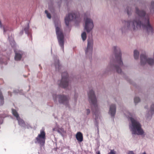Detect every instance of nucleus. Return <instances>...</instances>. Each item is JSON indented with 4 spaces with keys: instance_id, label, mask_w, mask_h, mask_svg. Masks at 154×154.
I'll return each mask as SVG.
<instances>
[{
    "instance_id": "nucleus-1",
    "label": "nucleus",
    "mask_w": 154,
    "mask_h": 154,
    "mask_svg": "<svg viewBox=\"0 0 154 154\" xmlns=\"http://www.w3.org/2000/svg\"><path fill=\"white\" fill-rule=\"evenodd\" d=\"M136 12L140 17V19L142 20V22L136 18L135 19L123 22V26L120 29L122 32H124L127 29L136 31L141 28L145 30L147 33L152 34L154 32V29L150 23L149 16L146 15L144 11H139L137 8H136Z\"/></svg>"
},
{
    "instance_id": "nucleus-2",
    "label": "nucleus",
    "mask_w": 154,
    "mask_h": 154,
    "mask_svg": "<svg viewBox=\"0 0 154 154\" xmlns=\"http://www.w3.org/2000/svg\"><path fill=\"white\" fill-rule=\"evenodd\" d=\"M124 114L130 120L131 122L129 124V128L132 135H137L144 137L145 133L141 127L140 123L133 118V116L129 112L125 111Z\"/></svg>"
},
{
    "instance_id": "nucleus-3",
    "label": "nucleus",
    "mask_w": 154,
    "mask_h": 154,
    "mask_svg": "<svg viewBox=\"0 0 154 154\" xmlns=\"http://www.w3.org/2000/svg\"><path fill=\"white\" fill-rule=\"evenodd\" d=\"M112 48L115 53L116 65H114L110 63L107 67L106 70L107 71L114 70L118 73L122 74L121 68L123 66V63L121 60V54L120 52V48L116 46H114Z\"/></svg>"
},
{
    "instance_id": "nucleus-4",
    "label": "nucleus",
    "mask_w": 154,
    "mask_h": 154,
    "mask_svg": "<svg viewBox=\"0 0 154 154\" xmlns=\"http://www.w3.org/2000/svg\"><path fill=\"white\" fill-rule=\"evenodd\" d=\"M89 101L90 103L91 110L95 116V119L96 121L95 125L97 126V122L98 117L97 113H98L100 109L99 105L97 102V100L95 95L94 92L92 89H90L88 93Z\"/></svg>"
},
{
    "instance_id": "nucleus-5",
    "label": "nucleus",
    "mask_w": 154,
    "mask_h": 154,
    "mask_svg": "<svg viewBox=\"0 0 154 154\" xmlns=\"http://www.w3.org/2000/svg\"><path fill=\"white\" fill-rule=\"evenodd\" d=\"M56 33L60 45L62 49H64V36L62 31L60 29L61 26L59 22H58L57 24H55Z\"/></svg>"
},
{
    "instance_id": "nucleus-6",
    "label": "nucleus",
    "mask_w": 154,
    "mask_h": 154,
    "mask_svg": "<svg viewBox=\"0 0 154 154\" xmlns=\"http://www.w3.org/2000/svg\"><path fill=\"white\" fill-rule=\"evenodd\" d=\"M54 100L55 101H57V98H58L59 103L65 105L66 107L69 106V101L70 99L69 97L64 95L54 94L53 95Z\"/></svg>"
},
{
    "instance_id": "nucleus-7",
    "label": "nucleus",
    "mask_w": 154,
    "mask_h": 154,
    "mask_svg": "<svg viewBox=\"0 0 154 154\" xmlns=\"http://www.w3.org/2000/svg\"><path fill=\"white\" fill-rule=\"evenodd\" d=\"M69 78L67 72H64L62 74V79L58 82V84L60 87L66 88L69 85Z\"/></svg>"
},
{
    "instance_id": "nucleus-8",
    "label": "nucleus",
    "mask_w": 154,
    "mask_h": 154,
    "mask_svg": "<svg viewBox=\"0 0 154 154\" xmlns=\"http://www.w3.org/2000/svg\"><path fill=\"white\" fill-rule=\"evenodd\" d=\"M90 16V14L88 15V17L85 15V17L84 19L85 21V25L84 26V29L87 32H89L93 29L94 25L93 20L88 17Z\"/></svg>"
},
{
    "instance_id": "nucleus-9",
    "label": "nucleus",
    "mask_w": 154,
    "mask_h": 154,
    "mask_svg": "<svg viewBox=\"0 0 154 154\" xmlns=\"http://www.w3.org/2000/svg\"><path fill=\"white\" fill-rule=\"evenodd\" d=\"M140 65L141 66H146L147 64L150 66H152L154 65V59L147 57L145 54H141L140 56Z\"/></svg>"
},
{
    "instance_id": "nucleus-10",
    "label": "nucleus",
    "mask_w": 154,
    "mask_h": 154,
    "mask_svg": "<svg viewBox=\"0 0 154 154\" xmlns=\"http://www.w3.org/2000/svg\"><path fill=\"white\" fill-rule=\"evenodd\" d=\"M93 44V39L92 38H88V45L85 50V53L86 56L89 57H91L92 55Z\"/></svg>"
},
{
    "instance_id": "nucleus-11",
    "label": "nucleus",
    "mask_w": 154,
    "mask_h": 154,
    "mask_svg": "<svg viewBox=\"0 0 154 154\" xmlns=\"http://www.w3.org/2000/svg\"><path fill=\"white\" fill-rule=\"evenodd\" d=\"M45 131L42 130H41L40 134H38L36 138L37 142L41 145H43L45 143Z\"/></svg>"
},
{
    "instance_id": "nucleus-12",
    "label": "nucleus",
    "mask_w": 154,
    "mask_h": 154,
    "mask_svg": "<svg viewBox=\"0 0 154 154\" xmlns=\"http://www.w3.org/2000/svg\"><path fill=\"white\" fill-rule=\"evenodd\" d=\"M77 17L73 12L69 13L66 16L65 18V22L66 26H68L69 22L75 19Z\"/></svg>"
},
{
    "instance_id": "nucleus-13",
    "label": "nucleus",
    "mask_w": 154,
    "mask_h": 154,
    "mask_svg": "<svg viewBox=\"0 0 154 154\" xmlns=\"http://www.w3.org/2000/svg\"><path fill=\"white\" fill-rule=\"evenodd\" d=\"M12 112L13 115L16 118L17 120L18 121L19 124L23 126H24L25 123L23 119H20L19 116V115L17 111L14 109H12Z\"/></svg>"
},
{
    "instance_id": "nucleus-14",
    "label": "nucleus",
    "mask_w": 154,
    "mask_h": 154,
    "mask_svg": "<svg viewBox=\"0 0 154 154\" xmlns=\"http://www.w3.org/2000/svg\"><path fill=\"white\" fill-rule=\"evenodd\" d=\"M116 107L115 104H112L110 105L109 113L112 116H115L116 112Z\"/></svg>"
},
{
    "instance_id": "nucleus-15",
    "label": "nucleus",
    "mask_w": 154,
    "mask_h": 154,
    "mask_svg": "<svg viewBox=\"0 0 154 154\" xmlns=\"http://www.w3.org/2000/svg\"><path fill=\"white\" fill-rule=\"evenodd\" d=\"M15 53V60L17 61H19L20 60L22 57L23 53L21 51H16L14 50Z\"/></svg>"
},
{
    "instance_id": "nucleus-16",
    "label": "nucleus",
    "mask_w": 154,
    "mask_h": 154,
    "mask_svg": "<svg viewBox=\"0 0 154 154\" xmlns=\"http://www.w3.org/2000/svg\"><path fill=\"white\" fill-rule=\"evenodd\" d=\"M76 138L78 141L81 142L83 140V135L82 133L80 132H77L76 134Z\"/></svg>"
},
{
    "instance_id": "nucleus-17",
    "label": "nucleus",
    "mask_w": 154,
    "mask_h": 154,
    "mask_svg": "<svg viewBox=\"0 0 154 154\" xmlns=\"http://www.w3.org/2000/svg\"><path fill=\"white\" fill-rule=\"evenodd\" d=\"M54 65L55 66V69L56 71L59 70L61 68V66L59 64L58 59L57 58H56V60H55Z\"/></svg>"
},
{
    "instance_id": "nucleus-18",
    "label": "nucleus",
    "mask_w": 154,
    "mask_h": 154,
    "mask_svg": "<svg viewBox=\"0 0 154 154\" xmlns=\"http://www.w3.org/2000/svg\"><path fill=\"white\" fill-rule=\"evenodd\" d=\"M53 131H57L59 133H61L64 132V129L62 128H59L58 127L53 129Z\"/></svg>"
},
{
    "instance_id": "nucleus-19",
    "label": "nucleus",
    "mask_w": 154,
    "mask_h": 154,
    "mask_svg": "<svg viewBox=\"0 0 154 154\" xmlns=\"http://www.w3.org/2000/svg\"><path fill=\"white\" fill-rule=\"evenodd\" d=\"M134 58L135 59H138L139 56V52L135 50L134 51Z\"/></svg>"
},
{
    "instance_id": "nucleus-20",
    "label": "nucleus",
    "mask_w": 154,
    "mask_h": 154,
    "mask_svg": "<svg viewBox=\"0 0 154 154\" xmlns=\"http://www.w3.org/2000/svg\"><path fill=\"white\" fill-rule=\"evenodd\" d=\"M81 37L83 41H84L86 40L87 38V35L86 33L85 32H83L81 34Z\"/></svg>"
},
{
    "instance_id": "nucleus-21",
    "label": "nucleus",
    "mask_w": 154,
    "mask_h": 154,
    "mask_svg": "<svg viewBox=\"0 0 154 154\" xmlns=\"http://www.w3.org/2000/svg\"><path fill=\"white\" fill-rule=\"evenodd\" d=\"M134 102L135 104L140 101V99L138 97H135L134 98Z\"/></svg>"
},
{
    "instance_id": "nucleus-22",
    "label": "nucleus",
    "mask_w": 154,
    "mask_h": 154,
    "mask_svg": "<svg viewBox=\"0 0 154 154\" xmlns=\"http://www.w3.org/2000/svg\"><path fill=\"white\" fill-rule=\"evenodd\" d=\"M0 99L1 101V104L2 105L4 103V98L2 95V93L0 91Z\"/></svg>"
},
{
    "instance_id": "nucleus-23",
    "label": "nucleus",
    "mask_w": 154,
    "mask_h": 154,
    "mask_svg": "<svg viewBox=\"0 0 154 154\" xmlns=\"http://www.w3.org/2000/svg\"><path fill=\"white\" fill-rule=\"evenodd\" d=\"M150 111L151 113H152V112H154V104H153L151 105L150 109Z\"/></svg>"
},
{
    "instance_id": "nucleus-24",
    "label": "nucleus",
    "mask_w": 154,
    "mask_h": 154,
    "mask_svg": "<svg viewBox=\"0 0 154 154\" xmlns=\"http://www.w3.org/2000/svg\"><path fill=\"white\" fill-rule=\"evenodd\" d=\"M29 26L28 25L26 28H24V30L25 33L26 34H28L29 31Z\"/></svg>"
},
{
    "instance_id": "nucleus-25",
    "label": "nucleus",
    "mask_w": 154,
    "mask_h": 154,
    "mask_svg": "<svg viewBox=\"0 0 154 154\" xmlns=\"http://www.w3.org/2000/svg\"><path fill=\"white\" fill-rule=\"evenodd\" d=\"M45 14H46L47 17L48 18L50 19L51 17V16L50 14L48 13L47 10H45Z\"/></svg>"
},
{
    "instance_id": "nucleus-26",
    "label": "nucleus",
    "mask_w": 154,
    "mask_h": 154,
    "mask_svg": "<svg viewBox=\"0 0 154 154\" xmlns=\"http://www.w3.org/2000/svg\"><path fill=\"white\" fill-rule=\"evenodd\" d=\"M150 9H154V1L151 2V5L150 6Z\"/></svg>"
},
{
    "instance_id": "nucleus-27",
    "label": "nucleus",
    "mask_w": 154,
    "mask_h": 154,
    "mask_svg": "<svg viewBox=\"0 0 154 154\" xmlns=\"http://www.w3.org/2000/svg\"><path fill=\"white\" fill-rule=\"evenodd\" d=\"M90 110L89 109H86V112L85 113L87 115H88L90 114Z\"/></svg>"
},
{
    "instance_id": "nucleus-28",
    "label": "nucleus",
    "mask_w": 154,
    "mask_h": 154,
    "mask_svg": "<svg viewBox=\"0 0 154 154\" xmlns=\"http://www.w3.org/2000/svg\"><path fill=\"white\" fill-rule=\"evenodd\" d=\"M116 152L114 149L111 150L110 152L108 154H116Z\"/></svg>"
},
{
    "instance_id": "nucleus-29",
    "label": "nucleus",
    "mask_w": 154,
    "mask_h": 154,
    "mask_svg": "<svg viewBox=\"0 0 154 154\" xmlns=\"http://www.w3.org/2000/svg\"><path fill=\"white\" fill-rule=\"evenodd\" d=\"M127 154H134L133 151H130L128 152Z\"/></svg>"
},
{
    "instance_id": "nucleus-30",
    "label": "nucleus",
    "mask_w": 154,
    "mask_h": 154,
    "mask_svg": "<svg viewBox=\"0 0 154 154\" xmlns=\"http://www.w3.org/2000/svg\"><path fill=\"white\" fill-rule=\"evenodd\" d=\"M23 30L21 31L20 33V35H22L23 34Z\"/></svg>"
},
{
    "instance_id": "nucleus-31",
    "label": "nucleus",
    "mask_w": 154,
    "mask_h": 154,
    "mask_svg": "<svg viewBox=\"0 0 154 154\" xmlns=\"http://www.w3.org/2000/svg\"><path fill=\"white\" fill-rule=\"evenodd\" d=\"M96 154H100V151H98L97 152Z\"/></svg>"
},
{
    "instance_id": "nucleus-32",
    "label": "nucleus",
    "mask_w": 154,
    "mask_h": 154,
    "mask_svg": "<svg viewBox=\"0 0 154 154\" xmlns=\"http://www.w3.org/2000/svg\"><path fill=\"white\" fill-rule=\"evenodd\" d=\"M1 21H0V26L1 27H2V24H1Z\"/></svg>"
},
{
    "instance_id": "nucleus-33",
    "label": "nucleus",
    "mask_w": 154,
    "mask_h": 154,
    "mask_svg": "<svg viewBox=\"0 0 154 154\" xmlns=\"http://www.w3.org/2000/svg\"><path fill=\"white\" fill-rule=\"evenodd\" d=\"M142 154H146L145 152H144L142 153Z\"/></svg>"
},
{
    "instance_id": "nucleus-34",
    "label": "nucleus",
    "mask_w": 154,
    "mask_h": 154,
    "mask_svg": "<svg viewBox=\"0 0 154 154\" xmlns=\"http://www.w3.org/2000/svg\"><path fill=\"white\" fill-rule=\"evenodd\" d=\"M3 117L2 116H1L0 115V118H3Z\"/></svg>"
},
{
    "instance_id": "nucleus-35",
    "label": "nucleus",
    "mask_w": 154,
    "mask_h": 154,
    "mask_svg": "<svg viewBox=\"0 0 154 154\" xmlns=\"http://www.w3.org/2000/svg\"><path fill=\"white\" fill-rule=\"evenodd\" d=\"M127 13H128V15H129V12H128V11Z\"/></svg>"
},
{
    "instance_id": "nucleus-36",
    "label": "nucleus",
    "mask_w": 154,
    "mask_h": 154,
    "mask_svg": "<svg viewBox=\"0 0 154 154\" xmlns=\"http://www.w3.org/2000/svg\"><path fill=\"white\" fill-rule=\"evenodd\" d=\"M5 32V29H4V32Z\"/></svg>"
}]
</instances>
